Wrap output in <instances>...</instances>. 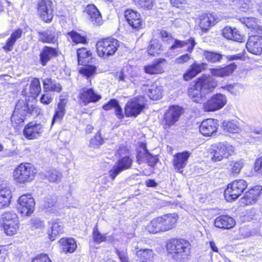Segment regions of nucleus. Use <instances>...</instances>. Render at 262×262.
<instances>
[{
    "mask_svg": "<svg viewBox=\"0 0 262 262\" xmlns=\"http://www.w3.org/2000/svg\"><path fill=\"white\" fill-rule=\"evenodd\" d=\"M28 106L24 100H19L16 104L14 112L11 118L12 124L19 125L25 120L27 114Z\"/></svg>",
    "mask_w": 262,
    "mask_h": 262,
    "instance_id": "nucleus-15",
    "label": "nucleus"
},
{
    "mask_svg": "<svg viewBox=\"0 0 262 262\" xmlns=\"http://www.w3.org/2000/svg\"><path fill=\"white\" fill-rule=\"evenodd\" d=\"M137 255L143 257V261L144 260H150L153 257V251L150 249H141L137 252Z\"/></svg>",
    "mask_w": 262,
    "mask_h": 262,
    "instance_id": "nucleus-54",
    "label": "nucleus"
},
{
    "mask_svg": "<svg viewBox=\"0 0 262 262\" xmlns=\"http://www.w3.org/2000/svg\"><path fill=\"white\" fill-rule=\"evenodd\" d=\"M78 56V63L82 64L86 60H83L89 58L91 56V52L88 51L86 48H82L79 49L77 51Z\"/></svg>",
    "mask_w": 262,
    "mask_h": 262,
    "instance_id": "nucleus-50",
    "label": "nucleus"
},
{
    "mask_svg": "<svg viewBox=\"0 0 262 262\" xmlns=\"http://www.w3.org/2000/svg\"><path fill=\"white\" fill-rule=\"evenodd\" d=\"M43 208L46 211L55 213L58 209L60 208L57 203L56 198L54 196H48L45 198Z\"/></svg>",
    "mask_w": 262,
    "mask_h": 262,
    "instance_id": "nucleus-37",
    "label": "nucleus"
},
{
    "mask_svg": "<svg viewBox=\"0 0 262 262\" xmlns=\"http://www.w3.org/2000/svg\"><path fill=\"white\" fill-rule=\"evenodd\" d=\"M41 91L40 83L39 79L33 78L29 87V93L32 97L37 96Z\"/></svg>",
    "mask_w": 262,
    "mask_h": 262,
    "instance_id": "nucleus-47",
    "label": "nucleus"
},
{
    "mask_svg": "<svg viewBox=\"0 0 262 262\" xmlns=\"http://www.w3.org/2000/svg\"><path fill=\"white\" fill-rule=\"evenodd\" d=\"M244 166V162L242 160L238 161H232L229 162L228 170L233 175L238 174Z\"/></svg>",
    "mask_w": 262,
    "mask_h": 262,
    "instance_id": "nucleus-45",
    "label": "nucleus"
},
{
    "mask_svg": "<svg viewBox=\"0 0 262 262\" xmlns=\"http://www.w3.org/2000/svg\"><path fill=\"white\" fill-rule=\"evenodd\" d=\"M255 169L259 173L262 174V158H259L256 161Z\"/></svg>",
    "mask_w": 262,
    "mask_h": 262,
    "instance_id": "nucleus-64",
    "label": "nucleus"
},
{
    "mask_svg": "<svg viewBox=\"0 0 262 262\" xmlns=\"http://www.w3.org/2000/svg\"><path fill=\"white\" fill-rule=\"evenodd\" d=\"M165 61L164 59H159L152 64L145 66L144 71L145 73L149 74L162 73L164 72V70L161 64Z\"/></svg>",
    "mask_w": 262,
    "mask_h": 262,
    "instance_id": "nucleus-36",
    "label": "nucleus"
},
{
    "mask_svg": "<svg viewBox=\"0 0 262 262\" xmlns=\"http://www.w3.org/2000/svg\"><path fill=\"white\" fill-rule=\"evenodd\" d=\"M204 56L205 59L211 63L220 62L224 56L223 55L219 53L208 51L204 52Z\"/></svg>",
    "mask_w": 262,
    "mask_h": 262,
    "instance_id": "nucleus-46",
    "label": "nucleus"
},
{
    "mask_svg": "<svg viewBox=\"0 0 262 262\" xmlns=\"http://www.w3.org/2000/svg\"><path fill=\"white\" fill-rule=\"evenodd\" d=\"M190 59V56L188 54H185L176 59V62L182 64L188 61Z\"/></svg>",
    "mask_w": 262,
    "mask_h": 262,
    "instance_id": "nucleus-60",
    "label": "nucleus"
},
{
    "mask_svg": "<svg viewBox=\"0 0 262 262\" xmlns=\"http://www.w3.org/2000/svg\"><path fill=\"white\" fill-rule=\"evenodd\" d=\"M256 20L254 18H247L244 20V23L248 28H251L253 31L257 25Z\"/></svg>",
    "mask_w": 262,
    "mask_h": 262,
    "instance_id": "nucleus-58",
    "label": "nucleus"
},
{
    "mask_svg": "<svg viewBox=\"0 0 262 262\" xmlns=\"http://www.w3.org/2000/svg\"><path fill=\"white\" fill-rule=\"evenodd\" d=\"M102 108L105 111H110L114 108L115 114L118 119L124 118L122 109L119 105L118 101L115 99H111L107 103L102 106Z\"/></svg>",
    "mask_w": 262,
    "mask_h": 262,
    "instance_id": "nucleus-31",
    "label": "nucleus"
},
{
    "mask_svg": "<svg viewBox=\"0 0 262 262\" xmlns=\"http://www.w3.org/2000/svg\"><path fill=\"white\" fill-rule=\"evenodd\" d=\"M227 98L225 95L221 93L212 95L203 104L205 112H214L223 108L227 103Z\"/></svg>",
    "mask_w": 262,
    "mask_h": 262,
    "instance_id": "nucleus-9",
    "label": "nucleus"
},
{
    "mask_svg": "<svg viewBox=\"0 0 262 262\" xmlns=\"http://www.w3.org/2000/svg\"><path fill=\"white\" fill-rule=\"evenodd\" d=\"M206 67L207 64L205 63H194L191 66L190 69L187 71V73L184 75V79L186 81L190 80L198 73L206 69Z\"/></svg>",
    "mask_w": 262,
    "mask_h": 262,
    "instance_id": "nucleus-29",
    "label": "nucleus"
},
{
    "mask_svg": "<svg viewBox=\"0 0 262 262\" xmlns=\"http://www.w3.org/2000/svg\"><path fill=\"white\" fill-rule=\"evenodd\" d=\"M36 173V168L31 164L21 163L14 170L13 177L17 183L25 184L32 181Z\"/></svg>",
    "mask_w": 262,
    "mask_h": 262,
    "instance_id": "nucleus-3",
    "label": "nucleus"
},
{
    "mask_svg": "<svg viewBox=\"0 0 262 262\" xmlns=\"http://www.w3.org/2000/svg\"><path fill=\"white\" fill-rule=\"evenodd\" d=\"M18 209L23 215L30 216L34 211L35 201L30 194L22 195L18 200Z\"/></svg>",
    "mask_w": 262,
    "mask_h": 262,
    "instance_id": "nucleus-13",
    "label": "nucleus"
},
{
    "mask_svg": "<svg viewBox=\"0 0 262 262\" xmlns=\"http://www.w3.org/2000/svg\"><path fill=\"white\" fill-rule=\"evenodd\" d=\"M43 88L46 91H55L60 92L61 86L59 83L53 81L51 78H47L43 80Z\"/></svg>",
    "mask_w": 262,
    "mask_h": 262,
    "instance_id": "nucleus-41",
    "label": "nucleus"
},
{
    "mask_svg": "<svg viewBox=\"0 0 262 262\" xmlns=\"http://www.w3.org/2000/svg\"><path fill=\"white\" fill-rule=\"evenodd\" d=\"M52 101V98L49 94H43L40 98V102L44 104H49Z\"/></svg>",
    "mask_w": 262,
    "mask_h": 262,
    "instance_id": "nucleus-62",
    "label": "nucleus"
},
{
    "mask_svg": "<svg viewBox=\"0 0 262 262\" xmlns=\"http://www.w3.org/2000/svg\"><path fill=\"white\" fill-rule=\"evenodd\" d=\"M188 94L192 101L196 103H202L205 99V95L200 88L197 87V83L192 87L188 89Z\"/></svg>",
    "mask_w": 262,
    "mask_h": 262,
    "instance_id": "nucleus-30",
    "label": "nucleus"
},
{
    "mask_svg": "<svg viewBox=\"0 0 262 262\" xmlns=\"http://www.w3.org/2000/svg\"><path fill=\"white\" fill-rule=\"evenodd\" d=\"M135 4L139 7L150 10L155 4L154 0H133Z\"/></svg>",
    "mask_w": 262,
    "mask_h": 262,
    "instance_id": "nucleus-51",
    "label": "nucleus"
},
{
    "mask_svg": "<svg viewBox=\"0 0 262 262\" xmlns=\"http://www.w3.org/2000/svg\"><path fill=\"white\" fill-rule=\"evenodd\" d=\"M195 45V42L193 38H190L189 39L186 40H179L178 39H174L173 43L170 47V50H174L178 48H181L184 46H187V49L186 50L188 52H191L193 50V48Z\"/></svg>",
    "mask_w": 262,
    "mask_h": 262,
    "instance_id": "nucleus-35",
    "label": "nucleus"
},
{
    "mask_svg": "<svg viewBox=\"0 0 262 262\" xmlns=\"http://www.w3.org/2000/svg\"><path fill=\"white\" fill-rule=\"evenodd\" d=\"M101 98V95L92 88H83L80 90L78 94L79 103L82 106H86L90 103L97 102Z\"/></svg>",
    "mask_w": 262,
    "mask_h": 262,
    "instance_id": "nucleus-11",
    "label": "nucleus"
},
{
    "mask_svg": "<svg viewBox=\"0 0 262 262\" xmlns=\"http://www.w3.org/2000/svg\"><path fill=\"white\" fill-rule=\"evenodd\" d=\"M60 249L65 253H73L77 248L75 241L73 238H62L59 241Z\"/></svg>",
    "mask_w": 262,
    "mask_h": 262,
    "instance_id": "nucleus-32",
    "label": "nucleus"
},
{
    "mask_svg": "<svg viewBox=\"0 0 262 262\" xmlns=\"http://www.w3.org/2000/svg\"><path fill=\"white\" fill-rule=\"evenodd\" d=\"M222 127L224 132L232 134L238 133L241 131L238 123L234 120L224 121L222 123Z\"/></svg>",
    "mask_w": 262,
    "mask_h": 262,
    "instance_id": "nucleus-40",
    "label": "nucleus"
},
{
    "mask_svg": "<svg viewBox=\"0 0 262 262\" xmlns=\"http://www.w3.org/2000/svg\"><path fill=\"white\" fill-rule=\"evenodd\" d=\"M261 190L262 187L260 185L255 186L250 189L241 199V203L245 205L255 204L260 196Z\"/></svg>",
    "mask_w": 262,
    "mask_h": 262,
    "instance_id": "nucleus-16",
    "label": "nucleus"
},
{
    "mask_svg": "<svg viewBox=\"0 0 262 262\" xmlns=\"http://www.w3.org/2000/svg\"><path fill=\"white\" fill-rule=\"evenodd\" d=\"M199 26L202 30L207 31L211 26L214 25L216 19L214 16L210 13L204 14L200 17Z\"/></svg>",
    "mask_w": 262,
    "mask_h": 262,
    "instance_id": "nucleus-34",
    "label": "nucleus"
},
{
    "mask_svg": "<svg viewBox=\"0 0 262 262\" xmlns=\"http://www.w3.org/2000/svg\"><path fill=\"white\" fill-rule=\"evenodd\" d=\"M96 67L92 65H88L81 68L79 73L88 79L92 77L96 73Z\"/></svg>",
    "mask_w": 262,
    "mask_h": 262,
    "instance_id": "nucleus-49",
    "label": "nucleus"
},
{
    "mask_svg": "<svg viewBox=\"0 0 262 262\" xmlns=\"http://www.w3.org/2000/svg\"><path fill=\"white\" fill-rule=\"evenodd\" d=\"M11 191L8 187L0 189V208L8 206L10 203Z\"/></svg>",
    "mask_w": 262,
    "mask_h": 262,
    "instance_id": "nucleus-38",
    "label": "nucleus"
},
{
    "mask_svg": "<svg viewBox=\"0 0 262 262\" xmlns=\"http://www.w3.org/2000/svg\"><path fill=\"white\" fill-rule=\"evenodd\" d=\"M38 13L40 18L46 23L50 22L53 17V3L50 0H40L38 3Z\"/></svg>",
    "mask_w": 262,
    "mask_h": 262,
    "instance_id": "nucleus-14",
    "label": "nucleus"
},
{
    "mask_svg": "<svg viewBox=\"0 0 262 262\" xmlns=\"http://www.w3.org/2000/svg\"><path fill=\"white\" fill-rule=\"evenodd\" d=\"M234 151V147L227 143H219L212 145L210 148L211 158L213 162H219L228 158Z\"/></svg>",
    "mask_w": 262,
    "mask_h": 262,
    "instance_id": "nucleus-5",
    "label": "nucleus"
},
{
    "mask_svg": "<svg viewBox=\"0 0 262 262\" xmlns=\"http://www.w3.org/2000/svg\"><path fill=\"white\" fill-rule=\"evenodd\" d=\"M161 45L159 41L154 39L150 41L148 47V53L152 56L160 54Z\"/></svg>",
    "mask_w": 262,
    "mask_h": 262,
    "instance_id": "nucleus-48",
    "label": "nucleus"
},
{
    "mask_svg": "<svg viewBox=\"0 0 262 262\" xmlns=\"http://www.w3.org/2000/svg\"><path fill=\"white\" fill-rule=\"evenodd\" d=\"M162 91L161 86L153 84L148 89L147 94L151 100H157L161 98Z\"/></svg>",
    "mask_w": 262,
    "mask_h": 262,
    "instance_id": "nucleus-42",
    "label": "nucleus"
},
{
    "mask_svg": "<svg viewBox=\"0 0 262 262\" xmlns=\"http://www.w3.org/2000/svg\"><path fill=\"white\" fill-rule=\"evenodd\" d=\"M66 104V100L64 99H61L60 100V103H59L57 105V108L55 111V113L52 119V125H53L55 122L60 121L62 119L63 116L65 114Z\"/></svg>",
    "mask_w": 262,
    "mask_h": 262,
    "instance_id": "nucleus-39",
    "label": "nucleus"
},
{
    "mask_svg": "<svg viewBox=\"0 0 262 262\" xmlns=\"http://www.w3.org/2000/svg\"><path fill=\"white\" fill-rule=\"evenodd\" d=\"M137 162L140 164L147 163L150 167H154L158 161L157 156H154L150 154L147 149L146 144L141 142L140 143L137 149L136 156Z\"/></svg>",
    "mask_w": 262,
    "mask_h": 262,
    "instance_id": "nucleus-8",
    "label": "nucleus"
},
{
    "mask_svg": "<svg viewBox=\"0 0 262 262\" xmlns=\"http://www.w3.org/2000/svg\"><path fill=\"white\" fill-rule=\"evenodd\" d=\"M223 36L229 40L242 42L244 41V37L235 28L230 27H226L222 30Z\"/></svg>",
    "mask_w": 262,
    "mask_h": 262,
    "instance_id": "nucleus-28",
    "label": "nucleus"
},
{
    "mask_svg": "<svg viewBox=\"0 0 262 262\" xmlns=\"http://www.w3.org/2000/svg\"><path fill=\"white\" fill-rule=\"evenodd\" d=\"M144 107L143 98L141 97L134 98L128 101L125 107L126 117H137Z\"/></svg>",
    "mask_w": 262,
    "mask_h": 262,
    "instance_id": "nucleus-12",
    "label": "nucleus"
},
{
    "mask_svg": "<svg viewBox=\"0 0 262 262\" xmlns=\"http://www.w3.org/2000/svg\"><path fill=\"white\" fill-rule=\"evenodd\" d=\"M196 83L197 87L201 88L205 96L211 93L217 85V82L212 77L200 78Z\"/></svg>",
    "mask_w": 262,
    "mask_h": 262,
    "instance_id": "nucleus-20",
    "label": "nucleus"
},
{
    "mask_svg": "<svg viewBox=\"0 0 262 262\" xmlns=\"http://www.w3.org/2000/svg\"><path fill=\"white\" fill-rule=\"evenodd\" d=\"M50 182H57L60 180L62 174L55 169H51L46 171V173H42Z\"/></svg>",
    "mask_w": 262,
    "mask_h": 262,
    "instance_id": "nucleus-44",
    "label": "nucleus"
},
{
    "mask_svg": "<svg viewBox=\"0 0 262 262\" xmlns=\"http://www.w3.org/2000/svg\"><path fill=\"white\" fill-rule=\"evenodd\" d=\"M246 48L250 53L254 55H258L261 53L262 39L259 35H254L249 37Z\"/></svg>",
    "mask_w": 262,
    "mask_h": 262,
    "instance_id": "nucleus-19",
    "label": "nucleus"
},
{
    "mask_svg": "<svg viewBox=\"0 0 262 262\" xmlns=\"http://www.w3.org/2000/svg\"><path fill=\"white\" fill-rule=\"evenodd\" d=\"M248 184L243 179L236 180L229 183L224 191L225 199L230 202L237 199L247 187Z\"/></svg>",
    "mask_w": 262,
    "mask_h": 262,
    "instance_id": "nucleus-6",
    "label": "nucleus"
},
{
    "mask_svg": "<svg viewBox=\"0 0 262 262\" xmlns=\"http://www.w3.org/2000/svg\"><path fill=\"white\" fill-rule=\"evenodd\" d=\"M49 225L51 229L49 235L51 241H54L58 235L63 232V225L59 219H52L49 222Z\"/></svg>",
    "mask_w": 262,
    "mask_h": 262,
    "instance_id": "nucleus-24",
    "label": "nucleus"
},
{
    "mask_svg": "<svg viewBox=\"0 0 262 262\" xmlns=\"http://www.w3.org/2000/svg\"><path fill=\"white\" fill-rule=\"evenodd\" d=\"M190 154L188 151L178 153L173 156V163L174 168L179 172H183V168L185 167Z\"/></svg>",
    "mask_w": 262,
    "mask_h": 262,
    "instance_id": "nucleus-23",
    "label": "nucleus"
},
{
    "mask_svg": "<svg viewBox=\"0 0 262 262\" xmlns=\"http://www.w3.org/2000/svg\"><path fill=\"white\" fill-rule=\"evenodd\" d=\"M31 224L35 228H41L43 227V222L39 219H35L32 220Z\"/></svg>",
    "mask_w": 262,
    "mask_h": 262,
    "instance_id": "nucleus-63",
    "label": "nucleus"
},
{
    "mask_svg": "<svg viewBox=\"0 0 262 262\" xmlns=\"http://www.w3.org/2000/svg\"><path fill=\"white\" fill-rule=\"evenodd\" d=\"M57 55L55 48L44 47L40 53V62L42 66L47 65L48 62Z\"/></svg>",
    "mask_w": 262,
    "mask_h": 262,
    "instance_id": "nucleus-27",
    "label": "nucleus"
},
{
    "mask_svg": "<svg viewBox=\"0 0 262 262\" xmlns=\"http://www.w3.org/2000/svg\"><path fill=\"white\" fill-rule=\"evenodd\" d=\"M200 132L205 136H210L217 129L216 120L208 119L204 120L200 126Z\"/></svg>",
    "mask_w": 262,
    "mask_h": 262,
    "instance_id": "nucleus-22",
    "label": "nucleus"
},
{
    "mask_svg": "<svg viewBox=\"0 0 262 262\" xmlns=\"http://www.w3.org/2000/svg\"><path fill=\"white\" fill-rule=\"evenodd\" d=\"M167 250L169 253L174 254L173 256L177 259H185L190 253L191 245L184 239H172L167 244Z\"/></svg>",
    "mask_w": 262,
    "mask_h": 262,
    "instance_id": "nucleus-2",
    "label": "nucleus"
},
{
    "mask_svg": "<svg viewBox=\"0 0 262 262\" xmlns=\"http://www.w3.org/2000/svg\"><path fill=\"white\" fill-rule=\"evenodd\" d=\"M115 252L119 258L121 262H130L126 249L121 250L118 248H115Z\"/></svg>",
    "mask_w": 262,
    "mask_h": 262,
    "instance_id": "nucleus-55",
    "label": "nucleus"
},
{
    "mask_svg": "<svg viewBox=\"0 0 262 262\" xmlns=\"http://www.w3.org/2000/svg\"><path fill=\"white\" fill-rule=\"evenodd\" d=\"M32 262H52L47 254H40L36 256Z\"/></svg>",
    "mask_w": 262,
    "mask_h": 262,
    "instance_id": "nucleus-59",
    "label": "nucleus"
},
{
    "mask_svg": "<svg viewBox=\"0 0 262 262\" xmlns=\"http://www.w3.org/2000/svg\"><path fill=\"white\" fill-rule=\"evenodd\" d=\"M215 226L223 229H230L235 225V221L232 217L222 215L216 218L214 222Z\"/></svg>",
    "mask_w": 262,
    "mask_h": 262,
    "instance_id": "nucleus-25",
    "label": "nucleus"
},
{
    "mask_svg": "<svg viewBox=\"0 0 262 262\" xmlns=\"http://www.w3.org/2000/svg\"><path fill=\"white\" fill-rule=\"evenodd\" d=\"M175 213L164 214L152 219L147 225V230L151 233L164 232L173 229L178 221Z\"/></svg>",
    "mask_w": 262,
    "mask_h": 262,
    "instance_id": "nucleus-1",
    "label": "nucleus"
},
{
    "mask_svg": "<svg viewBox=\"0 0 262 262\" xmlns=\"http://www.w3.org/2000/svg\"><path fill=\"white\" fill-rule=\"evenodd\" d=\"M97 54L104 59L113 56L119 47V42L113 38L101 39L96 43Z\"/></svg>",
    "mask_w": 262,
    "mask_h": 262,
    "instance_id": "nucleus-4",
    "label": "nucleus"
},
{
    "mask_svg": "<svg viewBox=\"0 0 262 262\" xmlns=\"http://www.w3.org/2000/svg\"><path fill=\"white\" fill-rule=\"evenodd\" d=\"M104 143L100 132L97 133L95 137L90 140V145L93 148H98Z\"/></svg>",
    "mask_w": 262,
    "mask_h": 262,
    "instance_id": "nucleus-53",
    "label": "nucleus"
},
{
    "mask_svg": "<svg viewBox=\"0 0 262 262\" xmlns=\"http://www.w3.org/2000/svg\"><path fill=\"white\" fill-rule=\"evenodd\" d=\"M68 35L70 37L72 41L75 43H85L86 42V38L77 32L72 31L68 33Z\"/></svg>",
    "mask_w": 262,
    "mask_h": 262,
    "instance_id": "nucleus-52",
    "label": "nucleus"
},
{
    "mask_svg": "<svg viewBox=\"0 0 262 262\" xmlns=\"http://www.w3.org/2000/svg\"><path fill=\"white\" fill-rule=\"evenodd\" d=\"M16 41L10 37L8 39L6 45L3 47L5 51H10L12 50L14 44Z\"/></svg>",
    "mask_w": 262,
    "mask_h": 262,
    "instance_id": "nucleus-61",
    "label": "nucleus"
},
{
    "mask_svg": "<svg viewBox=\"0 0 262 262\" xmlns=\"http://www.w3.org/2000/svg\"><path fill=\"white\" fill-rule=\"evenodd\" d=\"M241 11H246L252 5L250 0H238L237 3Z\"/></svg>",
    "mask_w": 262,
    "mask_h": 262,
    "instance_id": "nucleus-57",
    "label": "nucleus"
},
{
    "mask_svg": "<svg viewBox=\"0 0 262 262\" xmlns=\"http://www.w3.org/2000/svg\"><path fill=\"white\" fill-rule=\"evenodd\" d=\"M93 237L95 242L97 244H100L106 240V236L104 235H102L98 231L97 227H95L93 229Z\"/></svg>",
    "mask_w": 262,
    "mask_h": 262,
    "instance_id": "nucleus-56",
    "label": "nucleus"
},
{
    "mask_svg": "<svg viewBox=\"0 0 262 262\" xmlns=\"http://www.w3.org/2000/svg\"><path fill=\"white\" fill-rule=\"evenodd\" d=\"M1 220L4 230L8 235H12L16 233L19 221L16 213L11 211L5 212L2 215Z\"/></svg>",
    "mask_w": 262,
    "mask_h": 262,
    "instance_id": "nucleus-7",
    "label": "nucleus"
},
{
    "mask_svg": "<svg viewBox=\"0 0 262 262\" xmlns=\"http://www.w3.org/2000/svg\"><path fill=\"white\" fill-rule=\"evenodd\" d=\"M236 68V65L235 63H231L224 68L211 69L210 71L211 74L214 76L223 77L230 75Z\"/></svg>",
    "mask_w": 262,
    "mask_h": 262,
    "instance_id": "nucleus-33",
    "label": "nucleus"
},
{
    "mask_svg": "<svg viewBox=\"0 0 262 262\" xmlns=\"http://www.w3.org/2000/svg\"><path fill=\"white\" fill-rule=\"evenodd\" d=\"M182 114V110L179 106H170L163 116L162 124L164 128L169 129L179 120Z\"/></svg>",
    "mask_w": 262,
    "mask_h": 262,
    "instance_id": "nucleus-10",
    "label": "nucleus"
},
{
    "mask_svg": "<svg viewBox=\"0 0 262 262\" xmlns=\"http://www.w3.org/2000/svg\"><path fill=\"white\" fill-rule=\"evenodd\" d=\"M43 132L42 126L40 124L30 122L24 129V135L29 140L36 139L40 137Z\"/></svg>",
    "mask_w": 262,
    "mask_h": 262,
    "instance_id": "nucleus-18",
    "label": "nucleus"
},
{
    "mask_svg": "<svg viewBox=\"0 0 262 262\" xmlns=\"http://www.w3.org/2000/svg\"><path fill=\"white\" fill-rule=\"evenodd\" d=\"M39 39L42 42L54 43L56 41L55 34L50 30L39 32Z\"/></svg>",
    "mask_w": 262,
    "mask_h": 262,
    "instance_id": "nucleus-43",
    "label": "nucleus"
},
{
    "mask_svg": "<svg viewBox=\"0 0 262 262\" xmlns=\"http://www.w3.org/2000/svg\"><path fill=\"white\" fill-rule=\"evenodd\" d=\"M85 11L90 16V19L93 25L100 26L102 24V16L95 5L93 4L88 5Z\"/></svg>",
    "mask_w": 262,
    "mask_h": 262,
    "instance_id": "nucleus-26",
    "label": "nucleus"
},
{
    "mask_svg": "<svg viewBox=\"0 0 262 262\" xmlns=\"http://www.w3.org/2000/svg\"><path fill=\"white\" fill-rule=\"evenodd\" d=\"M132 164V160L128 157H124L118 161L117 165L114 166L108 174L114 180L116 177L124 170L129 168Z\"/></svg>",
    "mask_w": 262,
    "mask_h": 262,
    "instance_id": "nucleus-17",
    "label": "nucleus"
},
{
    "mask_svg": "<svg viewBox=\"0 0 262 262\" xmlns=\"http://www.w3.org/2000/svg\"><path fill=\"white\" fill-rule=\"evenodd\" d=\"M124 16L128 24L133 28L139 29L141 28L142 21L140 14L138 12L128 9L125 11Z\"/></svg>",
    "mask_w": 262,
    "mask_h": 262,
    "instance_id": "nucleus-21",
    "label": "nucleus"
}]
</instances>
